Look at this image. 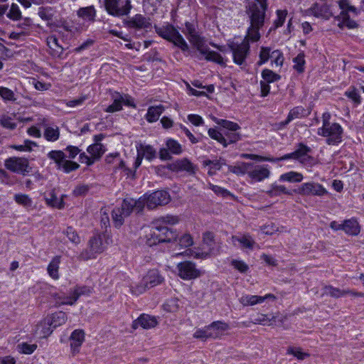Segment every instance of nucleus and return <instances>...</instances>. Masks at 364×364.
<instances>
[{
	"label": "nucleus",
	"instance_id": "1",
	"mask_svg": "<svg viewBox=\"0 0 364 364\" xmlns=\"http://www.w3.org/2000/svg\"><path fill=\"white\" fill-rule=\"evenodd\" d=\"M245 8L250 23L247 36L250 38L252 42H256L260 38L259 31L264 24L267 3H260L257 0H246Z\"/></svg>",
	"mask_w": 364,
	"mask_h": 364
},
{
	"label": "nucleus",
	"instance_id": "2",
	"mask_svg": "<svg viewBox=\"0 0 364 364\" xmlns=\"http://www.w3.org/2000/svg\"><path fill=\"white\" fill-rule=\"evenodd\" d=\"M156 33L163 38L173 43L182 51H187L188 46L178 30L171 24L166 23L162 26H154Z\"/></svg>",
	"mask_w": 364,
	"mask_h": 364
},
{
	"label": "nucleus",
	"instance_id": "3",
	"mask_svg": "<svg viewBox=\"0 0 364 364\" xmlns=\"http://www.w3.org/2000/svg\"><path fill=\"white\" fill-rule=\"evenodd\" d=\"M188 39L190 43L197 48L198 52L205 56L206 60L213 61L222 66H225V63L222 55L214 50H210L209 48L205 45L203 38L200 37L198 33L192 34L188 37Z\"/></svg>",
	"mask_w": 364,
	"mask_h": 364
},
{
	"label": "nucleus",
	"instance_id": "4",
	"mask_svg": "<svg viewBox=\"0 0 364 364\" xmlns=\"http://www.w3.org/2000/svg\"><path fill=\"white\" fill-rule=\"evenodd\" d=\"M47 157L55 164L57 169L65 173H70L79 168L80 165L71 160L67 159V155L61 150H52L47 154Z\"/></svg>",
	"mask_w": 364,
	"mask_h": 364
},
{
	"label": "nucleus",
	"instance_id": "5",
	"mask_svg": "<svg viewBox=\"0 0 364 364\" xmlns=\"http://www.w3.org/2000/svg\"><path fill=\"white\" fill-rule=\"evenodd\" d=\"M250 38L245 36L241 43L232 42L228 45L232 53L233 62L238 65H245L246 58L250 53Z\"/></svg>",
	"mask_w": 364,
	"mask_h": 364
},
{
	"label": "nucleus",
	"instance_id": "6",
	"mask_svg": "<svg viewBox=\"0 0 364 364\" xmlns=\"http://www.w3.org/2000/svg\"><path fill=\"white\" fill-rule=\"evenodd\" d=\"M106 11L113 16L128 15L132 8L130 0H104Z\"/></svg>",
	"mask_w": 364,
	"mask_h": 364
},
{
	"label": "nucleus",
	"instance_id": "7",
	"mask_svg": "<svg viewBox=\"0 0 364 364\" xmlns=\"http://www.w3.org/2000/svg\"><path fill=\"white\" fill-rule=\"evenodd\" d=\"M317 134L326 137L328 145H336L342 141L343 128L338 123L334 122L328 127L318 128Z\"/></svg>",
	"mask_w": 364,
	"mask_h": 364
},
{
	"label": "nucleus",
	"instance_id": "8",
	"mask_svg": "<svg viewBox=\"0 0 364 364\" xmlns=\"http://www.w3.org/2000/svg\"><path fill=\"white\" fill-rule=\"evenodd\" d=\"M4 166L11 172L23 176L28 175L31 171L28 159L24 157H9L4 161Z\"/></svg>",
	"mask_w": 364,
	"mask_h": 364
},
{
	"label": "nucleus",
	"instance_id": "9",
	"mask_svg": "<svg viewBox=\"0 0 364 364\" xmlns=\"http://www.w3.org/2000/svg\"><path fill=\"white\" fill-rule=\"evenodd\" d=\"M104 249L101 237L100 235L94 236L90 238L88 247L81 252L80 257L83 260L95 258L97 255L102 252Z\"/></svg>",
	"mask_w": 364,
	"mask_h": 364
},
{
	"label": "nucleus",
	"instance_id": "10",
	"mask_svg": "<svg viewBox=\"0 0 364 364\" xmlns=\"http://www.w3.org/2000/svg\"><path fill=\"white\" fill-rule=\"evenodd\" d=\"M178 276L183 280L194 279L200 277L199 269L196 267L195 263L191 261L179 262L177 264Z\"/></svg>",
	"mask_w": 364,
	"mask_h": 364
},
{
	"label": "nucleus",
	"instance_id": "11",
	"mask_svg": "<svg viewBox=\"0 0 364 364\" xmlns=\"http://www.w3.org/2000/svg\"><path fill=\"white\" fill-rule=\"evenodd\" d=\"M171 197L166 191H157L147 196L146 207L154 209L159 205H165L169 203Z\"/></svg>",
	"mask_w": 364,
	"mask_h": 364
},
{
	"label": "nucleus",
	"instance_id": "12",
	"mask_svg": "<svg viewBox=\"0 0 364 364\" xmlns=\"http://www.w3.org/2000/svg\"><path fill=\"white\" fill-rule=\"evenodd\" d=\"M295 191L303 196H322L327 193V191L322 185L314 182L304 183Z\"/></svg>",
	"mask_w": 364,
	"mask_h": 364
},
{
	"label": "nucleus",
	"instance_id": "13",
	"mask_svg": "<svg viewBox=\"0 0 364 364\" xmlns=\"http://www.w3.org/2000/svg\"><path fill=\"white\" fill-rule=\"evenodd\" d=\"M124 24L128 28L136 30L148 29L151 26L150 18L141 14H136L133 17L124 21Z\"/></svg>",
	"mask_w": 364,
	"mask_h": 364
},
{
	"label": "nucleus",
	"instance_id": "14",
	"mask_svg": "<svg viewBox=\"0 0 364 364\" xmlns=\"http://www.w3.org/2000/svg\"><path fill=\"white\" fill-rule=\"evenodd\" d=\"M203 242L206 245L209 250L208 252H198L193 250H189L191 256L196 259H206L208 257L214 250L213 246L215 245V236L212 232H205L203 235Z\"/></svg>",
	"mask_w": 364,
	"mask_h": 364
},
{
	"label": "nucleus",
	"instance_id": "15",
	"mask_svg": "<svg viewBox=\"0 0 364 364\" xmlns=\"http://www.w3.org/2000/svg\"><path fill=\"white\" fill-rule=\"evenodd\" d=\"M158 324V321L155 316L142 314L132 323V328L136 329L141 326L144 329L154 328Z\"/></svg>",
	"mask_w": 364,
	"mask_h": 364
},
{
	"label": "nucleus",
	"instance_id": "16",
	"mask_svg": "<svg viewBox=\"0 0 364 364\" xmlns=\"http://www.w3.org/2000/svg\"><path fill=\"white\" fill-rule=\"evenodd\" d=\"M270 176V171L267 166L257 165L252 163V166L250 168L249 177L255 181H262L268 178Z\"/></svg>",
	"mask_w": 364,
	"mask_h": 364
},
{
	"label": "nucleus",
	"instance_id": "17",
	"mask_svg": "<svg viewBox=\"0 0 364 364\" xmlns=\"http://www.w3.org/2000/svg\"><path fill=\"white\" fill-rule=\"evenodd\" d=\"M310 111L304 109L302 106H297L291 109L287 115V119L279 123L280 127H286L290 122L295 119L306 117L310 114Z\"/></svg>",
	"mask_w": 364,
	"mask_h": 364
},
{
	"label": "nucleus",
	"instance_id": "18",
	"mask_svg": "<svg viewBox=\"0 0 364 364\" xmlns=\"http://www.w3.org/2000/svg\"><path fill=\"white\" fill-rule=\"evenodd\" d=\"M144 232V235L141 237L146 245L152 247L161 243L156 225L145 228Z\"/></svg>",
	"mask_w": 364,
	"mask_h": 364
},
{
	"label": "nucleus",
	"instance_id": "19",
	"mask_svg": "<svg viewBox=\"0 0 364 364\" xmlns=\"http://www.w3.org/2000/svg\"><path fill=\"white\" fill-rule=\"evenodd\" d=\"M146 196H144L138 200L126 198L124 200V207H125L127 210H129L130 213L134 209H135L137 213H140L143 210L144 206L146 205Z\"/></svg>",
	"mask_w": 364,
	"mask_h": 364
},
{
	"label": "nucleus",
	"instance_id": "20",
	"mask_svg": "<svg viewBox=\"0 0 364 364\" xmlns=\"http://www.w3.org/2000/svg\"><path fill=\"white\" fill-rule=\"evenodd\" d=\"M144 285L147 286L149 289L161 284L164 282V277L161 275L159 270L151 269L143 277Z\"/></svg>",
	"mask_w": 364,
	"mask_h": 364
},
{
	"label": "nucleus",
	"instance_id": "21",
	"mask_svg": "<svg viewBox=\"0 0 364 364\" xmlns=\"http://www.w3.org/2000/svg\"><path fill=\"white\" fill-rule=\"evenodd\" d=\"M156 225L158 230L159 238L161 242H173L177 240V233L172 230L169 229L165 225Z\"/></svg>",
	"mask_w": 364,
	"mask_h": 364
},
{
	"label": "nucleus",
	"instance_id": "22",
	"mask_svg": "<svg viewBox=\"0 0 364 364\" xmlns=\"http://www.w3.org/2000/svg\"><path fill=\"white\" fill-rule=\"evenodd\" d=\"M129 210L124 207V201L121 207L115 208L112 212V221L115 227L119 228L124 223V218L130 215Z\"/></svg>",
	"mask_w": 364,
	"mask_h": 364
},
{
	"label": "nucleus",
	"instance_id": "23",
	"mask_svg": "<svg viewBox=\"0 0 364 364\" xmlns=\"http://www.w3.org/2000/svg\"><path fill=\"white\" fill-rule=\"evenodd\" d=\"M311 12L314 16L321 17L325 19H329L333 16V13L330 6L326 4H315L311 8Z\"/></svg>",
	"mask_w": 364,
	"mask_h": 364
},
{
	"label": "nucleus",
	"instance_id": "24",
	"mask_svg": "<svg viewBox=\"0 0 364 364\" xmlns=\"http://www.w3.org/2000/svg\"><path fill=\"white\" fill-rule=\"evenodd\" d=\"M310 147L302 143L298 144V148L295 150V153L298 157V161L302 164H308L311 162L313 157L308 154L311 152Z\"/></svg>",
	"mask_w": 364,
	"mask_h": 364
},
{
	"label": "nucleus",
	"instance_id": "25",
	"mask_svg": "<svg viewBox=\"0 0 364 364\" xmlns=\"http://www.w3.org/2000/svg\"><path fill=\"white\" fill-rule=\"evenodd\" d=\"M68 319L67 315L63 311H58L53 314L47 317L45 320L46 323L53 328H56L64 324Z\"/></svg>",
	"mask_w": 364,
	"mask_h": 364
},
{
	"label": "nucleus",
	"instance_id": "26",
	"mask_svg": "<svg viewBox=\"0 0 364 364\" xmlns=\"http://www.w3.org/2000/svg\"><path fill=\"white\" fill-rule=\"evenodd\" d=\"M70 347L73 353H77L85 341V333L81 329L75 330L70 336Z\"/></svg>",
	"mask_w": 364,
	"mask_h": 364
},
{
	"label": "nucleus",
	"instance_id": "27",
	"mask_svg": "<svg viewBox=\"0 0 364 364\" xmlns=\"http://www.w3.org/2000/svg\"><path fill=\"white\" fill-rule=\"evenodd\" d=\"M171 169L173 171H186L191 174L195 173V166L187 159L176 161L171 165Z\"/></svg>",
	"mask_w": 364,
	"mask_h": 364
},
{
	"label": "nucleus",
	"instance_id": "28",
	"mask_svg": "<svg viewBox=\"0 0 364 364\" xmlns=\"http://www.w3.org/2000/svg\"><path fill=\"white\" fill-rule=\"evenodd\" d=\"M209 330L214 335L213 339L220 338L225 331L229 329V325L223 321H217L208 325Z\"/></svg>",
	"mask_w": 364,
	"mask_h": 364
},
{
	"label": "nucleus",
	"instance_id": "29",
	"mask_svg": "<svg viewBox=\"0 0 364 364\" xmlns=\"http://www.w3.org/2000/svg\"><path fill=\"white\" fill-rule=\"evenodd\" d=\"M164 109V107L162 105L151 106L147 110L145 118L149 123L155 122L159 119Z\"/></svg>",
	"mask_w": 364,
	"mask_h": 364
},
{
	"label": "nucleus",
	"instance_id": "30",
	"mask_svg": "<svg viewBox=\"0 0 364 364\" xmlns=\"http://www.w3.org/2000/svg\"><path fill=\"white\" fill-rule=\"evenodd\" d=\"M343 231L350 235H358L360 233V228L358 221L353 218L344 220Z\"/></svg>",
	"mask_w": 364,
	"mask_h": 364
},
{
	"label": "nucleus",
	"instance_id": "31",
	"mask_svg": "<svg viewBox=\"0 0 364 364\" xmlns=\"http://www.w3.org/2000/svg\"><path fill=\"white\" fill-rule=\"evenodd\" d=\"M137 153L149 161L153 160L156 156V151L151 145L140 144L137 147Z\"/></svg>",
	"mask_w": 364,
	"mask_h": 364
},
{
	"label": "nucleus",
	"instance_id": "32",
	"mask_svg": "<svg viewBox=\"0 0 364 364\" xmlns=\"http://www.w3.org/2000/svg\"><path fill=\"white\" fill-rule=\"evenodd\" d=\"M87 151L95 161L99 160L104 154L105 148L101 143H94L87 147Z\"/></svg>",
	"mask_w": 364,
	"mask_h": 364
},
{
	"label": "nucleus",
	"instance_id": "33",
	"mask_svg": "<svg viewBox=\"0 0 364 364\" xmlns=\"http://www.w3.org/2000/svg\"><path fill=\"white\" fill-rule=\"evenodd\" d=\"M77 16L84 20L93 22L96 17V10L94 6L80 8L77 11Z\"/></svg>",
	"mask_w": 364,
	"mask_h": 364
},
{
	"label": "nucleus",
	"instance_id": "34",
	"mask_svg": "<svg viewBox=\"0 0 364 364\" xmlns=\"http://www.w3.org/2000/svg\"><path fill=\"white\" fill-rule=\"evenodd\" d=\"M240 303L244 306H253L264 302L262 296L244 294L239 299Z\"/></svg>",
	"mask_w": 364,
	"mask_h": 364
},
{
	"label": "nucleus",
	"instance_id": "35",
	"mask_svg": "<svg viewBox=\"0 0 364 364\" xmlns=\"http://www.w3.org/2000/svg\"><path fill=\"white\" fill-rule=\"evenodd\" d=\"M114 101L112 105H109L106 109L107 112H114L120 111L122 109V105L124 101V96L120 95L119 92H115L112 96Z\"/></svg>",
	"mask_w": 364,
	"mask_h": 364
},
{
	"label": "nucleus",
	"instance_id": "36",
	"mask_svg": "<svg viewBox=\"0 0 364 364\" xmlns=\"http://www.w3.org/2000/svg\"><path fill=\"white\" fill-rule=\"evenodd\" d=\"M60 263V257L55 256L52 259L50 262L49 263L47 270L50 277H51L54 279H58L59 278L58 269L59 264Z\"/></svg>",
	"mask_w": 364,
	"mask_h": 364
},
{
	"label": "nucleus",
	"instance_id": "37",
	"mask_svg": "<svg viewBox=\"0 0 364 364\" xmlns=\"http://www.w3.org/2000/svg\"><path fill=\"white\" fill-rule=\"evenodd\" d=\"M223 146L226 147L228 145L240 140L241 135L237 131H223Z\"/></svg>",
	"mask_w": 364,
	"mask_h": 364
},
{
	"label": "nucleus",
	"instance_id": "38",
	"mask_svg": "<svg viewBox=\"0 0 364 364\" xmlns=\"http://www.w3.org/2000/svg\"><path fill=\"white\" fill-rule=\"evenodd\" d=\"M44 138L48 141H56L60 137V130L58 127H48L43 133Z\"/></svg>",
	"mask_w": 364,
	"mask_h": 364
},
{
	"label": "nucleus",
	"instance_id": "39",
	"mask_svg": "<svg viewBox=\"0 0 364 364\" xmlns=\"http://www.w3.org/2000/svg\"><path fill=\"white\" fill-rule=\"evenodd\" d=\"M46 201L48 205L58 209H61L64 206L63 198H58L54 191L49 193L48 196L46 198Z\"/></svg>",
	"mask_w": 364,
	"mask_h": 364
},
{
	"label": "nucleus",
	"instance_id": "40",
	"mask_svg": "<svg viewBox=\"0 0 364 364\" xmlns=\"http://www.w3.org/2000/svg\"><path fill=\"white\" fill-rule=\"evenodd\" d=\"M267 194L270 197L279 196L281 194L291 195V193L282 185L273 183L271 186V188L267 191Z\"/></svg>",
	"mask_w": 364,
	"mask_h": 364
},
{
	"label": "nucleus",
	"instance_id": "41",
	"mask_svg": "<svg viewBox=\"0 0 364 364\" xmlns=\"http://www.w3.org/2000/svg\"><path fill=\"white\" fill-rule=\"evenodd\" d=\"M252 166V163L242 162L236 166H231L230 170L231 172L240 175L247 174L249 176L250 168Z\"/></svg>",
	"mask_w": 364,
	"mask_h": 364
},
{
	"label": "nucleus",
	"instance_id": "42",
	"mask_svg": "<svg viewBox=\"0 0 364 364\" xmlns=\"http://www.w3.org/2000/svg\"><path fill=\"white\" fill-rule=\"evenodd\" d=\"M303 175L299 172L289 171L282 174L279 177L281 181L301 182L303 180Z\"/></svg>",
	"mask_w": 364,
	"mask_h": 364
},
{
	"label": "nucleus",
	"instance_id": "43",
	"mask_svg": "<svg viewBox=\"0 0 364 364\" xmlns=\"http://www.w3.org/2000/svg\"><path fill=\"white\" fill-rule=\"evenodd\" d=\"M47 45L53 51V55L62 53L63 48L58 44V39L55 36H50L47 38Z\"/></svg>",
	"mask_w": 364,
	"mask_h": 364
},
{
	"label": "nucleus",
	"instance_id": "44",
	"mask_svg": "<svg viewBox=\"0 0 364 364\" xmlns=\"http://www.w3.org/2000/svg\"><path fill=\"white\" fill-rule=\"evenodd\" d=\"M214 121L225 129L224 131H237L240 129L238 124L223 119L215 118Z\"/></svg>",
	"mask_w": 364,
	"mask_h": 364
},
{
	"label": "nucleus",
	"instance_id": "45",
	"mask_svg": "<svg viewBox=\"0 0 364 364\" xmlns=\"http://www.w3.org/2000/svg\"><path fill=\"white\" fill-rule=\"evenodd\" d=\"M14 200L24 208H31L33 205L32 199L26 194L18 193L14 196Z\"/></svg>",
	"mask_w": 364,
	"mask_h": 364
},
{
	"label": "nucleus",
	"instance_id": "46",
	"mask_svg": "<svg viewBox=\"0 0 364 364\" xmlns=\"http://www.w3.org/2000/svg\"><path fill=\"white\" fill-rule=\"evenodd\" d=\"M262 80L267 83L277 82L281 79V76L269 69H264L262 71Z\"/></svg>",
	"mask_w": 364,
	"mask_h": 364
},
{
	"label": "nucleus",
	"instance_id": "47",
	"mask_svg": "<svg viewBox=\"0 0 364 364\" xmlns=\"http://www.w3.org/2000/svg\"><path fill=\"white\" fill-rule=\"evenodd\" d=\"M178 218L173 215L161 216L154 220L153 224L164 225V224L175 225L178 223Z\"/></svg>",
	"mask_w": 364,
	"mask_h": 364
},
{
	"label": "nucleus",
	"instance_id": "48",
	"mask_svg": "<svg viewBox=\"0 0 364 364\" xmlns=\"http://www.w3.org/2000/svg\"><path fill=\"white\" fill-rule=\"evenodd\" d=\"M166 146L170 152L173 154L178 155L182 153L181 145L175 139H167Z\"/></svg>",
	"mask_w": 364,
	"mask_h": 364
},
{
	"label": "nucleus",
	"instance_id": "49",
	"mask_svg": "<svg viewBox=\"0 0 364 364\" xmlns=\"http://www.w3.org/2000/svg\"><path fill=\"white\" fill-rule=\"evenodd\" d=\"M232 238L233 240L239 242L241 245H242L243 247L248 249H252L254 245L255 244V241L249 235H245L241 237L232 236Z\"/></svg>",
	"mask_w": 364,
	"mask_h": 364
},
{
	"label": "nucleus",
	"instance_id": "50",
	"mask_svg": "<svg viewBox=\"0 0 364 364\" xmlns=\"http://www.w3.org/2000/svg\"><path fill=\"white\" fill-rule=\"evenodd\" d=\"M213 336H214V335L210 333L208 326L204 327L203 328L197 329L193 333V337L195 338L200 339L203 341L212 338Z\"/></svg>",
	"mask_w": 364,
	"mask_h": 364
},
{
	"label": "nucleus",
	"instance_id": "51",
	"mask_svg": "<svg viewBox=\"0 0 364 364\" xmlns=\"http://www.w3.org/2000/svg\"><path fill=\"white\" fill-rule=\"evenodd\" d=\"M0 124L6 129L14 130L16 128L17 124L14 122L11 117L3 114L0 117Z\"/></svg>",
	"mask_w": 364,
	"mask_h": 364
},
{
	"label": "nucleus",
	"instance_id": "52",
	"mask_svg": "<svg viewBox=\"0 0 364 364\" xmlns=\"http://www.w3.org/2000/svg\"><path fill=\"white\" fill-rule=\"evenodd\" d=\"M287 353L289 355H294L299 360H303L309 356V354L307 353L303 352L301 348L291 347V346H290L287 348Z\"/></svg>",
	"mask_w": 364,
	"mask_h": 364
},
{
	"label": "nucleus",
	"instance_id": "53",
	"mask_svg": "<svg viewBox=\"0 0 364 364\" xmlns=\"http://www.w3.org/2000/svg\"><path fill=\"white\" fill-rule=\"evenodd\" d=\"M304 53H300L297 55L296 57H295L293 59V62L294 63V68L298 72V73H303L304 70V65H305V60H304Z\"/></svg>",
	"mask_w": 364,
	"mask_h": 364
},
{
	"label": "nucleus",
	"instance_id": "54",
	"mask_svg": "<svg viewBox=\"0 0 364 364\" xmlns=\"http://www.w3.org/2000/svg\"><path fill=\"white\" fill-rule=\"evenodd\" d=\"M336 2L338 3L339 8L341 9V13L348 11L354 13L355 15L358 14L357 9L350 5L348 0H337Z\"/></svg>",
	"mask_w": 364,
	"mask_h": 364
},
{
	"label": "nucleus",
	"instance_id": "55",
	"mask_svg": "<svg viewBox=\"0 0 364 364\" xmlns=\"http://www.w3.org/2000/svg\"><path fill=\"white\" fill-rule=\"evenodd\" d=\"M347 292L348 291H346V289L341 290L338 288H334L332 286H327L325 287V293L335 298L344 296L347 295Z\"/></svg>",
	"mask_w": 364,
	"mask_h": 364
},
{
	"label": "nucleus",
	"instance_id": "56",
	"mask_svg": "<svg viewBox=\"0 0 364 364\" xmlns=\"http://www.w3.org/2000/svg\"><path fill=\"white\" fill-rule=\"evenodd\" d=\"M0 96L4 101L15 102L16 100L14 92L6 87H0Z\"/></svg>",
	"mask_w": 364,
	"mask_h": 364
},
{
	"label": "nucleus",
	"instance_id": "57",
	"mask_svg": "<svg viewBox=\"0 0 364 364\" xmlns=\"http://www.w3.org/2000/svg\"><path fill=\"white\" fill-rule=\"evenodd\" d=\"M64 234L66 235L69 240L73 243L77 245L80 242V237L73 228L68 227L64 231Z\"/></svg>",
	"mask_w": 364,
	"mask_h": 364
},
{
	"label": "nucleus",
	"instance_id": "58",
	"mask_svg": "<svg viewBox=\"0 0 364 364\" xmlns=\"http://www.w3.org/2000/svg\"><path fill=\"white\" fill-rule=\"evenodd\" d=\"M178 244L181 247H188L193 244V240L190 234H183L181 237H178L177 235Z\"/></svg>",
	"mask_w": 364,
	"mask_h": 364
},
{
	"label": "nucleus",
	"instance_id": "59",
	"mask_svg": "<svg viewBox=\"0 0 364 364\" xmlns=\"http://www.w3.org/2000/svg\"><path fill=\"white\" fill-rule=\"evenodd\" d=\"M337 18L340 20L341 18L344 20V22H346V26L350 29L355 28L358 27V23L354 21L350 18V16L348 13L343 12L340 13L338 16H337Z\"/></svg>",
	"mask_w": 364,
	"mask_h": 364
},
{
	"label": "nucleus",
	"instance_id": "60",
	"mask_svg": "<svg viewBox=\"0 0 364 364\" xmlns=\"http://www.w3.org/2000/svg\"><path fill=\"white\" fill-rule=\"evenodd\" d=\"M105 161L107 164H114L116 162L117 165H119L116 166V168H122L124 166V163L120 159L119 154L118 153L111 154L107 156Z\"/></svg>",
	"mask_w": 364,
	"mask_h": 364
},
{
	"label": "nucleus",
	"instance_id": "61",
	"mask_svg": "<svg viewBox=\"0 0 364 364\" xmlns=\"http://www.w3.org/2000/svg\"><path fill=\"white\" fill-rule=\"evenodd\" d=\"M271 49L268 47H262L259 52V60L257 62L258 65H261L268 61L270 55Z\"/></svg>",
	"mask_w": 364,
	"mask_h": 364
},
{
	"label": "nucleus",
	"instance_id": "62",
	"mask_svg": "<svg viewBox=\"0 0 364 364\" xmlns=\"http://www.w3.org/2000/svg\"><path fill=\"white\" fill-rule=\"evenodd\" d=\"M147 289H149V287L144 285V282L143 279H141L139 284L134 286L132 285L130 287L132 294L135 295H140L145 292Z\"/></svg>",
	"mask_w": 364,
	"mask_h": 364
},
{
	"label": "nucleus",
	"instance_id": "63",
	"mask_svg": "<svg viewBox=\"0 0 364 364\" xmlns=\"http://www.w3.org/2000/svg\"><path fill=\"white\" fill-rule=\"evenodd\" d=\"M38 16L46 21H50L53 18V14L52 13V9L50 7H41L39 8Z\"/></svg>",
	"mask_w": 364,
	"mask_h": 364
},
{
	"label": "nucleus",
	"instance_id": "64",
	"mask_svg": "<svg viewBox=\"0 0 364 364\" xmlns=\"http://www.w3.org/2000/svg\"><path fill=\"white\" fill-rule=\"evenodd\" d=\"M37 346L36 344H28L27 343H23L18 345V348L20 353L24 354H31L36 349Z\"/></svg>",
	"mask_w": 364,
	"mask_h": 364
}]
</instances>
